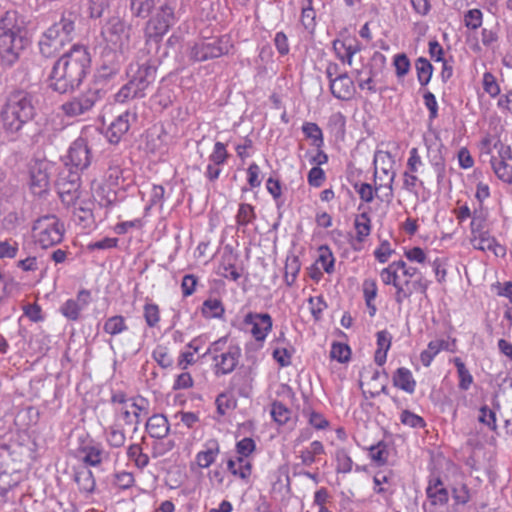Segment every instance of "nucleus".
I'll return each instance as SVG.
<instances>
[{
	"instance_id": "obj_41",
	"label": "nucleus",
	"mask_w": 512,
	"mask_h": 512,
	"mask_svg": "<svg viewBox=\"0 0 512 512\" xmlns=\"http://www.w3.org/2000/svg\"><path fill=\"white\" fill-rule=\"evenodd\" d=\"M201 313L207 319L221 318L225 313V308L220 299L208 298L202 304Z\"/></svg>"
},
{
	"instance_id": "obj_14",
	"label": "nucleus",
	"mask_w": 512,
	"mask_h": 512,
	"mask_svg": "<svg viewBox=\"0 0 512 512\" xmlns=\"http://www.w3.org/2000/svg\"><path fill=\"white\" fill-rule=\"evenodd\" d=\"M175 21L173 9L168 5L162 6L160 12L148 22L145 31L146 37L154 39L156 42L160 41Z\"/></svg>"
},
{
	"instance_id": "obj_45",
	"label": "nucleus",
	"mask_w": 512,
	"mask_h": 512,
	"mask_svg": "<svg viewBox=\"0 0 512 512\" xmlns=\"http://www.w3.org/2000/svg\"><path fill=\"white\" fill-rule=\"evenodd\" d=\"M453 363L457 369L459 389L463 391L469 390L474 381L472 374L470 373V371L468 370V368L466 367L465 363L462 361L461 358L455 357L453 359Z\"/></svg>"
},
{
	"instance_id": "obj_51",
	"label": "nucleus",
	"mask_w": 512,
	"mask_h": 512,
	"mask_svg": "<svg viewBox=\"0 0 512 512\" xmlns=\"http://www.w3.org/2000/svg\"><path fill=\"white\" fill-rule=\"evenodd\" d=\"M51 337L44 331L35 334L30 340V346L38 355H45L50 349Z\"/></svg>"
},
{
	"instance_id": "obj_29",
	"label": "nucleus",
	"mask_w": 512,
	"mask_h": 512,
	"mask_svg": "<svg viewBox=\"0 0 512 512\" xmlns=\"http://www.w3.org/2000/svg\"><path fill=\"white\" fill-rule=\"evenodd\" d=\"M145 429L152 438L162 440L168 435L170 425L164 415L155 414L148 418Z\"/></svg>"
},
{
	"instance_id": "obj_33",
	"label": "nucleus",
	"mask_w": 512,
	"mask_h": 512,
	"mask_svg": "<svg viewBox=\"0 0 512 512\" xmlns=\"http://www.w3.org/2000/svg\"><path fill=\"white\" fill-rule=\"evenodd\" d=\"M392 382L396 388L408 394H413L417 385L412 372L406 367H400L394 372Z\"/></svg>"
},
{
	"instance_id": "obj_47",
	"label": "nucleus",
	"mask_w": 512,
	"mask_h": 512,
	"mask_svg": "<svg viewBox=\"0 0 512 512\" xmlns=\"http://www.w3.org/2000/svg\"><path fill=\"white\" fill-rule=\"evenodd\" d=\"M256 219L255 207L248 203H241L235 216L239 228L246 227Z\"/></svg>"
},
{
	"instance_id": "obj_55",
	"label": "nucleus",
	"mask_w": 512,
	"mask_h": 512,
	"mask_svg": "<svg viewBox=\"0 0 512 512\" xmlns=\"http://www.w3.org/2000/svg\"><path fill=\"white\" fill-rule=\"evenodd\" d=\"M155 7V0H130V10L136 17H147Z\"/></svg>"
},
{
	"instance_id": "obj_16",
	"label": "nucleus",
	"mask_w": 512,
	"mask_h": 512,
	"mask_svg": "<svg viewBox=\"0 0 512 512\" xmlns=\"http://www.w3.org/2000/svg\"><path fill=\"white\" fill-rule=\"evenodd\" d=\"M241 348L238 345H228L225 353L213 357L212 370L216 377L231 374L239 364Z\"/></svg>"
},
{
	"instance_id": "obj_30",
	"label": "nucleus",
	"mask_w": 512,
	"mask_h": 512,
	"mask_svg": "<svg viewBox=\"0 0 512 512\" xmlns=\"http://www.w3.org/2000/svg\"><path fill=\"white\" fill-rule=\"evenodd\" d=\"M252 382L253 378L249 371H238L230 379L229 385L240 397L248 398L252 393Z\"/></svg>"
},
{
	"instance_id": "obj_53",
	"label": "nucleus",
	"mask_w": 512,
	"mask_h": 512,
	"mask_svg": "<svg viewBox=\"0 0 512 512\" xmlns=\"http://www.w3.org/2000/svg\"><path fill=\"white\" fill-rule=\"evenodd\" d=\"M229 157L230 154L227 151L226 145L217 141L214 144L213 150L210 153L208 160L209 163L223 167L227 163Z\"/></svg>"
},
{
	"instance_id": "obj_34",
	"label": "nucleus",
	"mask_w": 512,
	"mask_h": 512,
	"mask_svg": "<svg viewBox=\"0 0 512 512\" xmlns=\"http://www.w3.org/2000/svg\"><path fill=\"white\" fill-rule=\"evenodd\" d=\"M441 147L442 145H440L437 149H432L431 146H427V158L436 174L438 185H441L446 177V162L444 156L442 155Z\"/></svg>"
},
{
	"instance_id": "obj_43",
	"label": "nucleus",
	"mask_w": 512,
	"mask_h": 512,
	"mask_svg": "<svg viewBox=\"0 0 512 512\" xmlns=\"http://www.w3.org/2000/svg\"><path fill=\"white\" fill-rule=\"evenodd\" d=\"M354 227L356 230L357 242H364L365 239L370 235L372 230L371 219L367 212H363L356 216L354 221Z\"/></svg>"
},
{
	"instance_id": "obj_27",
	"label": "nucleus",
	"mask_w": 512,
	"mask_h": 512,
	"mask_svg": "<svg viewBox=\"0 0 512 512\" xmlns=\"http://www.w3.org/2000/svg\"><path fill=\"white\" fill-rule=\"evenodd\" d=\"M220 453V445L216 439H208L203 444L202 450H200L196 456L195 461L200 468L210 467L217 459Z\"/></svg>"
},
{
	"instance_id": "obj_38",
	"label": "nucleus",
	"mask_w": 512,
	"mask_h": 512,
	"mask_svg": "<svg viewBox=\"0 0 512 512\" xmlns=\"http://www.w3.org/2000/svg\"><path fill=\"white\" fill-rule=\"evenodd\" d=\"M325 453L322 442L315 440L310 445L300 451L299 458L305 466H310L319 460V456Z\"/></svg>"
},
{
	"instance_id": "obj_4",
	"label": "nucleus",
	"mask_w": 512,
	"mask_h": 512,
	"mask_svg": "<svg viewBox=\"0 0 512 512\" xmlns=\"http://www.w3.org/2000/svg\"><path fill=\"white\" fill-rule=\"evenodd\" d=\"M23 21L15 10H8L0 16V51L2 63L13 65L27 45V39L22 35Z\"/></svg>"
},
{
	"instance_id": "obj_44",
	"label": "nucleus",
	"mask_w": 512,
	"mask_h": 512,
	"mask_svg": "<svg viewBox=\"0 0 512 512\" xmlns=\"http://www.w3.org/2000/svg\"><path fill=\"white\" fill-rule=\"evenodd\" d=\"M122 169L120 159L113 157L108 161V167L104 175V180L109 187H116L122 178Z\"/></svg>"
},
{
	"instance_id": "obj_22",
	"label": "nucleus",
	"mask_w": 512,
	"mask_h": 512,
	"mask_svg": "<svg viewBox=\"0 0 512 512\" xmlns=\"http://www.w3.org/2000/svg\"><path fill=\"white\" fill-rule=\"evenodd\" d=\"M155 62V60L147 59L142 63H136L137 69L135 71L131 66L133 74L130 80L144 92L156 79L157 67Z\"/></svg>"
},
{
	"instance_id": "obj_19",
	"label": "nucleus",
	"mask_w": 512,
	"mask_h": 512,
	"mask_svg": "<svg viewBox=\"0 0 512 512\" xmlns=\"http://www.w3.org/2000/svg\"><path fill=\"white\" fill-rule=\"evenodd\" d=\"M137 115L129 110L118 115L108 126L106 138L111 144H118L129 131L131 122L136 121Z\"/></svg>"
},
{
	"instance_id": "obj_37",
	"label": "nucleus",
	"mask_w": 512,
	"mask_h": 512,
	"mask_svg": "<svg viewBox=\"0 0 512 512\" xmlns=\"http://www.w3.org/2000/svg\"><path fill=\"white\" fill-rule=\"evenodd\" d=\"M128 330L129 326L122 315L110 316L103 323V331L111 337L118 336Z\"/></svg>"
},
{
	"instance_id": "obj_46",
	"label": "nucleus",
	"mask_w": 512,
	"mask_h": 512,
	"mask_svg": "<svg viewBox=\"0 0 512 512\" xmlns=\"http://www.w3.org/2000/svg\"><path fill=\"white\" fill-rule=\"evenodd\" d=\"M317 264H320L322 269L327 274H332L335 270V257L331 249L327 245H321L318 248Z\"/></svg>"
},
{
	"instance_id": "obj_56",
	"label": "nucleus",
	"mask_w": 512,
	"mask_h": 512,
	"mask_svg": "<svg viewBox=\"0 0 512 512\" xmlns=\"http://www.w3.org/2000/svg\"><path fill=\"white\" fill-rule=\"evenodd\" d=\"M300 261L298 257H288L285 262V275L284 280L288 286H292L297 278L300 271Z\"/></svg>"
},
{
	"instance_id": "obj_23",
	"label": "nucleus",
	"mask_w": 512,
	"mask_h": 512,
	"mask_svg": "<svg viewBox=\"0 0 512 512\" xmlns=\"http://www.w3.org/2000/svg\"><path fill=\"white\" fill-rule=\"evenodd\" d=\"M329 89L333 97L343 101L351 100L356 92L354 81L346 71L329 83Z\"/></svg>"
},
{
	"instance_id": "obj_64",
	"label": "nucleus",
	"mask_w": 512,
	"mask_h": 512,
	"mask_svg": "<svg viewBox=\"0 0 512 512\" xmlns=\"http://www.w3.org/2000/svg\"><path fill=\"white\" fill-rule=\"evenodd\" d=\"M483 22V13L479 9H470L464 14V24L468 29L477 30Z\"/></svg>"
},
{
	"instance_id": "obj_6",
	"label": "nucleus",
	"mask_w": 512,
	"mask_h": 512,
	"mask_svg": "<svg viewBox=\"0 0 512 512\" xmlns=\"http://www.w3.org/2000/svg\"><path fill=\"white\" fill-rule=\"evenodd\" d=\"M75 17L69 13L63 15L58 22L51 25L39 41V49L43 56L52 57L73 40Z\"/></svg>"
},
{
	"instance_id": "obj_28",
	"label": "nucleus",
	"mask_w": 512,
	"mask_h": 512,
	"mask_svg": "<svg viewBox=\"0 0 512 512\" xmlns=\"http://www.w3.org/2000/svg\"><path fill=\"white\" fill-rule=\"evenodd\" d=\"M80 451L84 454L83 463L87 466L98 467L109 457V453L100 443L85 445L81 447Z\"/></svg>"
},
{
	"instance_id": "obj_3",
	"label": "nucleus",
	"mask_w": 512,
	"mask_h": 512,
	"mask_svg": "<svg viewBox=\"0 0 512 512\" xmlns=\"http://www.w3.org/2000/svg\"><path fill=\"white\" fill-rule=\"evenodd\" d=\"M34 114L31 96L24 91L13 92L0 111L1 127L12 140H15L23 126L33 119Z\"/></svg>"
},
{
	"instance_id": "obj_63",
	"label": "nucleus",
	"mask_w": 512,
	"mask_h": 512,
	"mask_svg": "<svg viewBox=\"0 0 512 512\" xmlns=\"http://www.w3.org/2000/svg\"><path fill=\"white\" fill-rule=\"evenodd\" d=\"M19 250V243L13 239L8 238L0 240V259L15 258Z\"/></svg>"
},
{
	"instance_id": "obj_50",
	"label": "nucleus",
	"mask_w": 512,
	"mask_h": 512,
	"mask_svg": "<svg viewBox=\"0 0 512 512\" xmlns=\"http://www.w3.org/2000/svg\"><path fill=\"white\" fill-rule=\"evenodd\" d=\"M491 165L496 176L505 183L512 184V166L503 160L491 158Z\"/></svg>"
},
{
	"instance_id": "obj_52",
	"label": "nucleus",
	"mask_w": 512,
	"mask_h": 512,
	"mask_svg": "<svg viewBox=\"0 0 512 512\" xmlns=\"http://www.w3.org/2000/svg\"><path fill=\"white\" fill-rule=\"evenodd\" d=\"M127 457L130 461L134 462L135 466L139 469H144L149 464V457L143 453L139 444H131L127 449Z\"/></svg>"
},
{
	"instance_id": "obj_59",
	"label": "nucleus",
	"mask_w": 512,
	"mask_h": 512,
	"mask_svg": "<svg viewBox=\"0 0 512 512\" xmlns=\"http://www.w3.org/2000/svg\"><path fill=\"white\" fill-rule=\"evenodd\" d=\"M369 456L377 465H384L388 459L387 445L380 441L369 448Z\"/></svg>"
},
{
	"instance_id": "obj_42",
	"label": "nucleus",
	"mask_w": 512,
	"mask_h": 512,
	"mask_svg": "<svg viewBox=\"0 0 512 512\" xmlns=\"http://www.w3.org/2000/svg\"><path fill=\"white\" fill-rule=\"evenodd\" d=\"M448 343L445 340H433L428 343L427 349L423 350L420 354V360L423 366L429 367L435 356L447 349Z\"/></svg>"
},
{
	"instance_id": "obj_18",
	"label": "nucleus",
	"mask_w": 512,
	"mask_h": 512,
	"mask_svg": "<svg viewBox=\"0 0 512 512\" xmlns=\"http://www.w3.org/2000/svg\"><path fill=\"white\" fill-rule=\"evenodd\" d=\"M91 301V292L87 289H81L75 299H68L61 305L60 312L68 320L77 321L81 312L87 308Z\"/></svg>"
},
{
	"instance_id": "obj_13",
	"label": "nucleus",
	"mask_w": 512,
	"mask_h": 512,
	"mask_svg": "<svg viewBox=\"0 0 512 512\" xmlns=\"http://www.w3.org/2000/svg\"><path fill=\"white\" fill-rule=\"evenodd\" d=\"M425 494L431 512L446 506L450 498L449 490L444 485L441 476L436 473H431L428 476Z\"/></svg>"
},
{
	"instance_id": "obj_17",
	"label": "nucleus",
	"mask_w": 512,
	"mask_h": 512,
	"mask_svg": "<svg viewBox=\"0 0 512 512\" xmlns=\"http://www.w3.org/2000/svg\"><path fill=\"white\" fill-rule=\"evenodd\" d=\"M29 187L36 196H42L49 191L50 175L48 164L43 161H35L29 168Z\"/></svg>"
},
{
	"instance_id": "obj_58",
	"label": "nucleus",
	"mask_w": 512,
	"mask_h": 512,
	"mask_svg": "<svg viewBox=\"0 0 512 512\" xmlns=\"http://www.w3.org/2000/svg\"><path fill=\"white\" fill-rule=\"evenodd\" d=\"M450 490L452 498L457 505H465L471 500L470 489L465 483L453 485Z\"/></svg>"
},
{
	"instance_id": "obj_39",
	"label": "nucleus",
	"mask_w": 512,
	"mask_h": 512,
	"mask_svg": "<svg viewBox=\"0 0 512 512\" xmlns=\"http://www.w3.org/2000/svg\"><path fill=\"white\" fill-rule=\"evenodd\" d=\"M145 95H146V92L142 91L131 80H129L115 94V100L118 103H125L132 99L143 98V97H145Z\"/></svg>"
},
{
	"instance_id": "obj_40",
	"label": "nucleus",
	"mask_w": 512,
	"mask_h": 512,
	"mask_svg": "<svg viewBox=\"0 0 512 512\" xmlns=\"http://www.w3.org/2000/svg\"><path fill=\"white\" fill-rule=\"evenodd\" d=\"M302 132L307 139L311 141V145L316 148H323L324 136L321 128L317 123L305 122L302 125Z\"/></svg>"
},
{
	"instance_id": "obj_60",
	"label": "nucleus",
	"mask_w": 512,
	"mask_h": 512,
	"mask_svg": "<svg viewBox=\"0 0 512 512\" xmlns=\"http://www.w3.org/2000/svg\"><path fill=\"white\" fill-rule=\"evenodd\" d=\"M152 358L162 368H168L173 364L169 349L165 345H157L152 352Z\"/></svg>"
},
{
	"instance_id": "obj_15",
	"label": "nucleus",
	"mask_w": 512,
	"mask_h": 512,
	"mask_svg": "<svg viewBox=\"0 0 512 512\" xmlns=\"http://www.w3.org/2000/svg\"><path fill=\"white\" fill-rule=\"evenodd\" d=\"M381 163L380 168L383 176H378V168L375 167L374 178L381 181L380 184H375V190L379 191L382 187L388 188L390 192H393V183L396 177V172L392 170L394 159L390 152L377 151L374 156V164Z\"/></svg>"
},
{
	"instance_id": "obj_48",
	"label": "nucleus",
	"mask_w": 512,
	"mask_h": 512,
	"mask_svg": "<svg viewBox=\"0 0 512 512\" xmlns=\"http://www.w3.org/2000/svg\"><path fill=\"white\" fill-rule=\"evenodd\" d=\"M415 68L417 72V79L421 86H426L432 77L433 66L424 57H419L415 62Z\"/></svg>"
},
{
	"instance_id": "obj_35",
	"label": "nucleus",
	"mask_w": 512,
	"mask_h": 512,
	"mask_svg": "<svg viewBox=\"0 0 512 512\" xmlns=\"http://www.w3.org/2000/svg\"><path fill=\"white\" fill-rule=\"evenodd\" d=\"M377 349L374 355V361L377 365L382 366L387 359V353L391 347L392 336L387 330H381L376 333Z\"/></svg>"
},
{
	"instance_id": "obj_57",
	"label": "nucleus",
	"mask_w": 512,
	"mask_h": 512,
	"mask_svg": "<svg viewBox=\"0 0 512 512\" xmlns=\"http://www.w3.org/2000/svg\"><path fill=\"white\" fill-rule=\"evenodd\" d=\"M335 459L337 463V473L347 474L352 471L353 461L345 449H337L335 452Z\"/></svg>"
},
{
	"instance_id": "obj_2",
	"label": "nucleus",
	"mask_w": 512,
	"mask_h": 512,
	"mask_svg": "<svg viewBox=\"0 0 512 512\" xmlns=\"http://www.w3.org/2000/svg\"><path fill=\"white\" fill-rule=\"evenodd\" d=\"M380 278L384 285L395 288L394 300L398 305L410 299L413 293L425 295L431 284L417 267L408 265L404 260L388 264L380 271Z\"/></svg>"
},
{
	"instance_id": "obj_61",
	"label": "nucleus",
	"mask_w": 512,
	"mask_h": 512,
	"mask_svg": "<svg viewBox=\"0 0 512 512\" xmlns=\"http://www.w3.org/2000/svg\"><path fill=\"white\" fill-rule=\"evenodd\" d=\"M393 66L395 67V74L397 78H403L409 73L411 63L405 53H398L393 57Z\"/></svg>"
},
{
	"instance_id": "obj_9",
	"label": "nucleus",
	"mask_w": 512,
	"mask_h": 512,
	"mask_svg": "<svg viewBox=\"0 0 512 512\" xmlns=\"http://www.w3.org/2000/svg\"><path fill=\"white\" fill-rule=\"evenodd\" d=\"M131 30V26L114 16L102 27L101 35L111 50L124 53L130 48Z\"/></svg>"
},
{
	"instance_id": "obj_12",
	"label": "nucleus",
	"mask_w": 512,
	"mask_h": 512,
	"mask_svg": "<svg viewBox=\"0 0 512 512\" xmlns=\"http://www.w3.org/2000/svg\"><path fill=\"white\" fill-rule=\"evenodd\" d=\"M95 201L91 197L77 198L70 207L72 210V218L76 225L83 229L92 230L97 226V221L94 215Z\"/></svg>"
},
{
	"instance_id": "obj_32",
	"label": "nucleus",
	"mask_w": 512,
	"mask_h": 512,
	"mask_svg": "<svg viewBox=\"0 0 512 512\" xmlns=\"http://www.w3.org/2000/svg\"><path fill=\"white\" fill-rule=\"evenodd\" d=\"M237 260V254L233 253L232 249L227 250V248H225L220 263V268L223 270V272H221V275L224 278L234 282H237L239 280V278L241 277V273L238 271L236 267Z\"/></svg>"
},
{
	"instance_id": "obj_21",
	"label": "nucleus",
	"mask_w": 512,
	"mask_h": 512,
	"mask_svg": "<svg viewBox=\"0 0 512 512\" xmlns=\"http://www.w3.org/2000/svg\"><path fill=\"white\" fill-rule=\"evenodd\" d=\"M69 163L76 170H84L91 163V153L86 139L79 137L72 142L68 150Z\"/></svg>"
},
{
	"instance_id": "obj_10",
	"label": "nucleus",
	"mask_w": 512,
	"mask_h": 512,
	"mask_svg": "<svg viewBox=\"0 0 512 512\" xmlns=\"http://www.w3.org/2000/svg\"><path fill=\"white\" fill-rule=\"evenodd\" d=\"M103 91L97 87H89L83 93L72 97L61 105L63 114L70 118L82 116L92 110L102 99Z\"/></svg>"
},
{
	"instance_id": "obj_36",
	"label": "nucleus",
	"mask_w": 512,
	"mask_h": 512,
	"mask_svg": "<svg viewBox=\"0 0 512 512\" xmlns=\"http://www.w3.org/2000/svg\"><path fill=\"white\" fill-rule=\"evenodd\" d=\"M105 441L110 448H121L125 445L126 434L122 426L115 421L112 425L106 427L103 431Z\"/></svg>"
},
{
	"instance_id": "obj_24",
	"label": "nucleus",
	"mask_w": 512,
	"mask_h": 512,
	"mask_svg": "<svg viewBox=\"0 0 512 512\" xmlns=\"http://www.w3.org/2000/svg\"><path fill=\"white\" fill-rule=\"evenodd\" d=\"M73 480L78 491L88 498L96 491V480L93 472L87 466L73 467Z\"/></svg>"
},
{
	"instance_id": "obj_5",
	"label": "nucleus",
	"mask_w": 512,
	"mask_h": 512,
	"mask_svg": "<svg viewBox=\"0 0 512 512\" xmlns=\"http://www.w3.org/2000/svg\"><path fill=\"white\" fill-rule=\"evenodd\" d=\"M110 403L114 421L122 420L125 425H134V431L138 430L142 419L149 414L150 403L141 395L129 397L123 391H112Z\"/></svg>"
},
{
	"instance_id": "obj_49",
	"label": "nucleus",
	"mask_w": 512,
	"mask_h": 512,
	"mask_svg": "<svg viewBox=\"0 0 512 512\" xmlns=\"http://www.w3.org/2000/svg\"><path fill=\"white\" fill-rule=\"evenodd\" d=\"M143 318L149 328L157 327L161 320L159 306L151 301H146L143 306Z\"/></svg>"
},
{
	"instance_id": "obj_1",
	"label": "nucleus",
	"mask_w": 512,
	"mask_h": 512,
	"mask_svg": "<svg viewBox=\"0 0 512 512\" xmlns=\"http://www.w3.org/2000/svg\"><path fill=\"white\" fill-rule=\"evenodd\" d=\"M90 63L87 49L73 45L53 65L48 77L49 87L61 94L77 89L89 72Z\"/></svg>"
},
{
	"instance_id": "obj_11",
	"label": "nucleus",
	"mask_w": 512,
	"mask_h": 512,
	"mask_svg": "<svg viewBox=\"0 0 512 512\" xmlns=\"http://www.w3.org/2000/svg\"><path fill=\"white\" fill-rule=\"evenodd\" d=\"M273 319L268 313L248 312L244 315L239 329L249 333L261 346L272 331Z\"/></svg>"
},
{
	"instance_id": "obj_31",
	"label": "nucleus",
	"mask_w": 512,
	"mask_h": 512,
	"mask_svg": "<svg viewBox=\"0 0 512 512\" xmlns=\"http://www.w3.org/2000/svg\"><path fill=\"white\" fill-rule=\"evenodd\" d=\"M227 470L235 477L247 483L252 474V463L249 458L236 457L227 461Z\"/></svg>"
},
{
	"instance_id": "obj_20",
	"label": "nucleus",
	"mask_w": 512,
	"mask_h": 512,
	"mask_svg": "<svg viewBox=\"0 0 512 512\" xmlns=\"http://www.w3.org/2000/svg\"><path fill=\"white\" fill-rule=\"evenodd\" d=\"M469 241L476 250L489 251L497 257H504L506 255V248L491 235L488 229L470 235Z\"/></svg>"
},
{
	"instance_id": "obj_62",
	"label": "nucleus",
	"mask_w": 512,
	"mask_h": 512,
	"mask_svg": "<svg viewBox=\"0 0 512 512\" xmlns=\"http://www.w3.org/2000/svg\"><path fill=\"white\" fill-rule=\"evenodd\" d=\"M423 102L425 107L427 108L428 115V124L432 125L434 120L438 117V103L435 95L431 91H425L423 94Z\"/></svg>"
},
{
	"instance_id": "obj_26",
	"label": "nucleus",
	"mask_w": 512,
	"mask_h": 512,
	"mask_svg": "<svg viewBox=\"0 0 512 512\" xmlns=\"http://www.w3.org/2000/svg\"><path fill=\"white\" fill-rule=\"evenodd\" d=\"M362 49L361 44L353 40H339L333 41V50L336 57L342 62L347 63L349 66L353 63V57Z\"/></svg>"
},
{
	"instance_id": "obj_54",
	"label": "nucleus",
	"mask_w": 512,
	"mask_h": 512,
	"mask_svg": "<svg viewBox=\"0 0 512 512\" xmlns=\"http://www.w3.org/2000/svg\"><path fill=\"white\" fill-rule=\"evenodd\" d=\"M270 413L273 420L279 425L286 424L292 416V411L279 401L272 403Z\"/></svg>"
},
{
	"instance_id": "obj_7",
	"label": "nucleus",
	"mask_w": 512,
	"mask_h": 512,
	"mask_svg": "<svg viewBox=\"0 0 512 512\" xmlns=\"http://www.w3.org/2000/svg\"><path fill=\"white\" fill-rule=\"evenodd\" d=\"M35 242L43 249L59 244L64 237L63 222L54 214L39 217L32 227Z\"/></svg>"
},
{
	"instance_id": "obj_25",
	"label": "nucleus",
	"mask_w": 512,
	"mask_h": 512,
	"mask_svg": "<svg viewBox=\"0 0 512 512\" xmlns=\"http://www.w3.org/2000/svg\"><path fill=\"white\" fill-rule=\"evenodd\" d=\"M79 188V174L72 175V183L67 182L63 174H61L59 179L57 180V189L59 197L62 203L67 207H70L71 203H73L77 198L80 197Z\"/></svg>"
},
{
	"instance_id": "obj_8",
	"label": "nucleus",
	"mask_w": 512,
	"mask_h": 512,
	"mask_svg": "<svg viewBox=\"0 0 512 512\" xmlns=\"http://www.w3.org/2000/svg\"><path fill=\"white\" fill-rule=\"evenodd\" d=\"M233 48L229 35H222L211 40L195 42L189 50V58L194 62H204L226 55Z\"/></svg>"
}]
</instances>
